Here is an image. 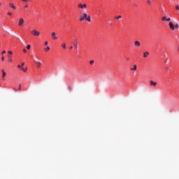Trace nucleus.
Listing matches in <instances>:
<instances>
[{
  "instance_id": "nucleus-6",
  "label": "nucleus",
  "mask_w": 179,
  "mask_h": 179,
  "mask_svg": "<svg viewBox=\"0 0 179 179\" xmlns=\"http://www.w3.org/2000/svg\"><path fill=\"white\" fill-rule=\"evenodd\" d=\"M150 86H154V87H156V86H157V83H156L153 80H150Z\"/></svg>"
},
{
  "instance_id": "nucleus-16",
  "label": "nucleus",
  "mask_w": 179,
  "mask_h": 179,
  "mask_svg": "<svg viewBox=\"0 0 179 179\" xmlns=\"http://www.w3.org/2000/svg\"><path fill=\"white\" fill-rule=\"evenodd\" d=\"M122 16H121V15H118L117 17H115V19L116 20H119V19H122Z\"/></svg>"
},
{
  "instance_id": "nucleus-5",
  "label": "nucleus",
  "mask_w": 179,
  "mask_h": 179,
  "mask_svg": "<svg viewBox=\"0 0 179 179\" xmlns=\"http://www.w3.org/2000/svg\"><path fill=\"white\" fill-rule=\"evenodd\" d=\"M24 23V20H23V18H20L18 26H23Z\"/></svg>"
},
{
  "instance_id": "nucleus-33",
  "label": "nucleus",
  "mask_w": 179,
  "mask_h": 179,
  "mask_svg": "<svg viewBox=\"0 0 179 179\" xmlns=\"http://www.w3.org/2000/svg\"><path fill=\"white\" fill-rule=\"evenodd\" d=\"M45 45H48V42L45 41Z\"/></svg>"
},
{
  "instance_id": "nucleus-35",
  "label": "nucleus",
  "mask_w": 179,
  "mask_h": 179,
  "mask_svg": "<svg viewBox=\"0 0 179 179\" xmlns=\"http://www.w3.org/2000/svg\"><path fill=\"white\" fill-rule=\"evenodd\" d=\"M23 52H24V53L27 52L26 49H23Z\"/></svg>"
},
{
  "instance_id": "nucleus-32",
  "label": "nucleus",
  "mask_w": 179,
  "mask_h": 179,
  "mask_svg": "<svg viewBox=\"0 0 179 179\" xmlns=\"http://www.w3.org/2000/svg\"><path fill=\"white\" fill-rule=\"evenodd\" d=\"M1 61H5V57H1Z\"/></svg>"
},
{
  "instance_id": "nucleus-18",
  "label": "nucleus",
  "mask_w": 179,
  "mask_h": 179,
  "mask_svg": "<svg viewBox=\"0 0 179 179\" xmlns=\"http://www.w3.org/2000/svg\"><path fill=\"white\" fill-rule=\"evenodd\" d=\"M62 47L65 50V48H66V45L65 43H62Z\"/></svg>"
},
{
  "instance_id": "nucleus-11",
  "label": "nucleus",
  "mask_w": 179,
  "mask_h": 179,
  "mask_svg": "<svg viewBox=\"0 0 179 179\" xmlns=\"http://www.w3.org/2000/svg\"><path fill=\"white\" fill-rule=\"evenodd\" d=\"M162 20L163 21L166 20V22H170V20H171V18H167L166 17H163L162 18Z\"/></svg>"
},
{
  "instance_id": "nucleus-34",
  "label": "nucleus",
  "mask_w": 179,
  "mask_h": 179,
  "mask_svg": "<svg viewBox=\"0 0 179 179\" xmlns=\"http://www.w3.org/2000/svg\"><path fill=\"white\" fill-rule=\"evenodd\" d=\"M27 8H29V6H28V5L24 6V8H25V9Z\"/></svg>"
},
{
  "instance_id": "nucleus-21",
  "label": "nucleus",
  "mask_w": 179,
  "mask_h": 179,
  "mask_svg": "<svg viewBox=\"0 0 179 179\" xmlns=\"http://www.w3.org/2000/svg\"><path fill=\"white\" fill-rule=\"evenodd\" d=\"M68 89H69V92H72V90H73V88H72V87H71V86H69Z\"/></svg>"
},
{
  "instance_id": "nucleus-15",
  "label": "nucleus",
  "mask_w": 179,
  "mask_h": 179,
  "mask_svg": "<svg viewBox=\"0 0 179 179\" xmlns=\"http://www.w3.org/2000/svg\"><path fill=\"white\" fill-rule=\"evenodd\" d=\"M148 55H149V52H145L143 53L144 58H146L148 57Z\"/></svg>"
},
{
  "instance_id": "nucleus-42",
  "label": "nucleus",
  "mask_w": 179,
  "mask_h": 179,
  "mask_svg": "<svg viewBox=\"0 0 179 179\" xmlns=\"http://www.w3.org/2000/svg\"><path fill=\"white\" fill-rule=\"evenodd\" d=\"M178 51H179V46H178Z\"/></svg>"
},
{
  "instance_id": "nucleus-41",
  "label": "nucleus",
  "mask_w": 179,
  "mask_h": 179,
  "mask_svg": "<svg viewBox=\"0 0 179 179\" xmlns=\"http://www.w3.org/2000/svg\"><path fill=\"white\" fill-rule=\"evenodd\" d=\"M14 89V90H15V92H17V90H16V89H15V88H13Z\"/></svg>"
},
{
  "instance_id": "nucleus-43",
  "label": "nucleus",
  "mask_w": 179,
  "mask_h": 179,
  "mask_svg": "<svg viewBox=\"0 0 179 179\" xmlns=\"http://www.w3.org/2000/svg\"><path fill=\"white\" fill-rule=\"evenodd\" d=\"M2 6V3H0V6Z\"/></svg>"
},
{
  "instance_id": "nucleus-31",
  "label": "nucleus",
  "mask_w": 179,
  "mask_h": 179,
  "mask_svg": "<svg viewBox=\"0 0 179 179\" xmlns=\"http://www.w3.org/2000/svg\"><path fill=\"white\" fill-rule=\"evenodd\" d=\"M176 9L177 10H179V6H176Z\"/></svg>"
},
{
  "instance_id": "nucleus-20",
  "label": "nucleus",
  "mask_w": 179,
  "mask_h": 179,
  "mask_svg": "<svg viewBox=\"0 0 179 179\" xmlns=\"http://www.w3.org/2000/svg\"><path fill=\"white\" fill-rule=\"evenodd\" d=\"M22 71H23V72H27V68H21Z\"/></svg>"
},
{
  "instance_id": "nucleus-8",
  "label": "nucleus",
  "mask_w": 179,
  "mask_h": 179,
  "mask_svg": "<svg viewBox=\"0 0 179 179\" xmlns=\"http://www.w3.org/2000/svg\"><path fill=\"white\" fill-rule=\"evenodd\" d=\"M134 45H135V47H141V42L136 41L134 42Z\"/></svg>"
},
{
  "instance_id": "nucleus-39",
  "label": "nucleus",
  "mask_w": 179,
  "mask_h": 179,
  "mask_svg": "<svg viewBox=\"0 0 179 179\" xmlns=\"http://www.w3.org/2000/svg\"><path fill=\"white\" fill-rule=\"evenodd\" d=\"M72 48H73V46L70 47V50H72Z\"/></svg>"
},
{
  "instance_id": "nucleus-40",
  "label": "nucleus",
  "mask_w": 179,
  "mask_h": 179,
  "mask_svg": "<svg viewBox=\"0 0 179 179\" xmlns=\"http://www.w3.org/2000/svg\"><path fill=\"white\" fill-rule=\"evenodd\" d=\"M127 61H129V57H127Z\"/></svg>"
},
{
  "instance_id": "nucleus-38",
  "label": "nucleus",
  "mask_w": 179,
  "mask_h": 179,
  "mask_svg": "<svg viewBox=\"0 0 179 179\" xmlns=\"http://www.w3.org/2000/svg\"><path fill=\"white\" fill-rule=\"evenodd\" d=\"M21 66H24V62L22 64Z\"/></svg>"
},
{
  "instance_id": "nucleus-28",
  "label": "nucleus",
  "mask_w": 179,
  "mask_h": 179,
  "mask_svg": "<svg viewBox=\"0 0 179 179\" xmlns=\"http://www.w3.org/2000/svg\"><path fill=\"white\" fill-rule=\"evenodd\" d=\"M18 90H22V85L20 84Z\"/></svg>"
},
{
  "instance_id": "nucleus-44",
  "label": "nucleus",
  "mask_w": 179,
  "mask_h": 179,
  "mask_svg": "<svg viewBox=\"0 0 179 179\" xmlns=\"http://www.w3.org/2000/svg\"><path fill=\"white\" fill-rule=\"evenodd\" d=\"M0 48H1V45H0Z\"/></svg>"
},
{
  "instance_id": "nucleus-1",
  "label": "nucleus",
  "mask_w": 179,
  "mask_h": 179,
  "mask_svg": "<svg viewBox=\"0 0 179 179\" xmlns=\"http://www.w3.org/2000/svg\"><path fill=\"white\" fill-rule=\"evenodd\" d=\"M86 17H87V14L83 13V15H80V22H83V20H85V19H86Z\"/></svg>"
},
{
  "instance_id": "nucleus-30",
  "label": "nucleus",
  "mask_w": 179,
  "mask_h": 179,
  "mask_svg": "<svg viewBox=\"0 0 179 179\" xmlns=\"http://www.w3.org/2000/svg\"><path fill=\"white\" fill-rule=\"evenodd\" d=\"M2 55H3V54H6V51L3 50L2 52H1Z\"/></svg>"
},
{
  "instance_id": "nucleus-24",
  "label": "nucleus",
  "mask_w": 179,
  "mask_h": 179,
  "mask_svg": "<svg viewBox=\"0 0 179 179\" xmlns=\"http://www.w3.org/2000/svg\"><path fill=\"white\" fill-rule=\"evenodd\" d=\"M175 29H178L179 27V25L178 24H176V25L174 26Z\"/></svg>"
},
{
  "instance_id": "nucleus-3",
  "label": "nucleus",
  "mask_w": 179,
  "mask_h": 179,
  "mask_svg": "<svg viewBox=\"0 0 179 179\" xmlns=\"http://www.w3.org/2000/svg\"><path fill=\"white\" fill-rule=\"evenodd\" d=\"M87 5L86 4H82V3H79L78 5V8H80V9H85L87 8Z\"/></svg>"
},
{
  "instance_id": "nucleus-26",
  "label": "nucleus",
  "mask_w": 179,
  "mask_h": 179,
  "mask_svg": "<svg viewBox=\"0 0 179 179\" xmlns=\"http://www.w3.org/2000/svg\"><path fill=\"white\" fill-rule=\"evenodd\" d=\"M21 1H22V2H30V1L31 0H21Z\"/></svg>"
},
{
  "instance_id": "nucleus-19",
  "label": "nucleus",
  "mask_w": 179,
  "mask_h": 179,
  "mask_svg": "<svg viewBox=\"0 0 179 179\" xmlns=\"http://www.w3.org/2000/svg\"><path fill=\"white\" fill-rule=\"evenodd\" d=\"M44 50L47 52L50 51V48L48 46H47V48H45Z\"/></svg>"
},
{
  "instance_id": "nucleus-25",
  "label": "nucleus",
  "mask_w": 179,
  "mask_h": 179,
  "mask_svg": "<svg viewBox=\"0 0 179 179\" xmlns=\"http://www.w3.org/2000/svg\"><path fill=\"white\" fill-rule=\"evenodd\" d=\"M90 64L91 65H93V64H94V60H91V61L90 62Z\"/></svg>"
},
{
  "instance_id": "nucleus-10",
  "label": "nucleus",
  "mask_w": 179,
  "mask_h": 179,
  "mask_svg": "<svg viewBox=\"0 0 179 179\" xmlns=\"http://www.w3.org/2000/svg\"><path fill=\"white\" fill-rule=\"evenodd\" d=\"M73 45L76 50H78V40L76 39L73 42Z\"/></svg>"
},
{
  "instance_id": "nucleus-12",
  "label": "nucleus",
  "mask_w": 179,
  "mask_h": 179,
  "mask_svg": "<svg viewBox=\"0 0 179 179\" xmlns=\"http://www.w3.org/2000/svg\"><path fill=\"white\" fill-rule=\"evenodd\" d=\"M1 72H2V73H3L2 78H4L5 76H6V73L5 72V70H4V69H2V70H1Z\"/></svg>"
},
{
  "instance_id": "nucleus-27",
  "label": "nucleus",
  "mask_w": 179,
  "mask_h": 179,
  "mask_svg": "<svg viewBox=\"0 0 179 179\" xmlns=\"http://www.w3.org/2000/svg\"><path fill=\"white\" fill-rule=\"evenodd\" d=\"M8 54H10V55H13V52H12V51H8Z\"/></svg>"
},
{
  "instance_id": "nucleus-22",
  "label": "nucleus",
  "mask_w": 179,
  "mask_h": 179,
  "mask_svg": "<svg viewBox=\"0 0 179 179\" xmlns=\"http://www.w3.org/2000/svg\"><path fill=\"white\" fill-rule=\"evenodd\" d=\"M148 5H152V1L150 0L147 1Z\"/></svg>"
},
{
  "instance_id": "nucleus-29",
  "label": "nucleus",
  "mask_w": 179,
  "mask_h": 179,
  "mask_svg": "<svg viewBox=\"0 0 179 179\" xmlns=\"http://www.w3.org/2000/svg\"><path fill=\"white\" fill-rule=\"evenodd\" d=\"M7 15H8V16H12V13L8 12V13H7Z\"/></svg>"
},
{
  "instance_id": "nucleus-7",
  "label": "nucleus",
  "mask_w": 179,
  "mask_h": 179,
  "mask_svg": "<svg viewBox=\"0 0 179 179\" xmlns=\"http://www.w3.org/2000/svg\"><path fill=\"white\" fill-rule=\"evenodd\" d=\"M52 37L53 38V40H57L58 39V36H57V34H55V32H52Z\"/></svg>"
},
{
  "instance_id": "nucleus-17",
  "label": "nucleus",
  "mask_w": 179,
  "mask_h": 179,
  "mask_svg": "<svg viewBox=\"0 0 179 179\" xmlns=\"http://www.w3.org/2000/svg\"><path fill=\"white\" fill-rule=\"evenodd\" d=\"M136 68H137L136 65H134V68H131L130 70L131 71H136Z\"/></svg>"
},
{
  "instance_id": "nucleus-23",
  "label": "nucleus",
  "mask_w": 179,
  "mask_h": 179,
  "mask_svg": "<svg viewBox=\"0 0 179 179\" xmlns=\"http://www.w3.org/2000/svg\"><path fill=\"white\" fill-rule=\"evenodd\" d=\"M27 50H30V48H31V46L30 45H27Z\"/></svg>"
},
{
  "instance_id": "nucleus-14",
  "label": "nucleus",
  "mask_w": 179,
  "mask_h": 179,
  "mask_svg": "<svg viewBox=\"0 0 179 179\" xmlns=\"http://www.w3.org/2000/svg\"><path fill=\"white\" fill-rule=\"evenodd\" d=\"M85 19H86V20H87V22H92L90 15H88V16L87 15V17H86Z\"/></svg>"
},
{
  "instance_id": "nucleus-13",
  "label": "nucleus",
  "mask_w": 179,
  "mask_h": 179,
  "mask_svg": "<svg viewBox=\"0 0 179 179\" xmlns=\"http://www.w3.org/2000/svg\"><path fill=\"white\" fill-rule=\"evenodd\" d=\"M36 64H37V68H41V62H36Z\"/></svg>"
},
{
  "instance_id": "nucleus-9",
  "label": "nucleus",
  "mask_w": 179,
  "mask_h": 179,
  "mask_svg": "<svg viewBox=\"0 0 179 179\" xmlns=\"http://www.w3.org/2000/svg\"><path fill=\"white\" fill-rule=\"evenodd\" d=\"M9 6H10V8H12V9H13L14 10H15L16 6H15V5L13 4V3H9Z\"/></svg>"
},
{
  "instance_id": "nucleus-37",
  "label": "nucleus",
  "mask_w": 179,
  "mask_h": 179,
  "mask_svg": "<svg viewBox=\"0 0 179 179\" xmlns=\"http://www.w3.org/2000/svg\"><path fill=\"white\" fill-rule=\"evenodd\" d=\"M8 62H12V59H8Z\"/></svg>"
},
{
  "instance_id": "nucleus-36",
  "label": "nucleus",
  "mask_w": 179,
  "mask_h": 179,
  "mask_svg": "<svg viewBox=\"0 0 179 179\" xmlns=\"http://www.w3.org/2000/svg\"><path fill=\"white\" fill-rule=\"evenodd\" d=\"M17 68L22 69V66L18 65V66H17Z\"/></svg>"
},
{
  "instance_id": "nucleus-2",
  "label": "nucleus",
  "mask_w": 179,
  "mask_h": 179,
  "mask_svg": "<svg viewBox=\"0 0 179 179\" xmlns=\"http://www.w3.org/2000/svg\"><path fill=\"white\" fill-rule=\"evenodd\" d=\"M31 34H32L33 36H40V31H37V30H36V29H34V30L31 31Z\"/></svg>"
},
{
  "instance_id": "nucleus-4",
  "label": "nucleus",
  "mask_w": 179,
  "mask_h": 179,
  "mask_svg": "<svg viewBox=\"0 0 179 179\" xmlns=\"http://www.w3.org/2000/svg\"><path fill=\"white\" fill-rule=\"evenodd\" d=\"M169 26L171 30H176V27H174V24H173V22H169Z\"/></svg>"
}]
</instances>
